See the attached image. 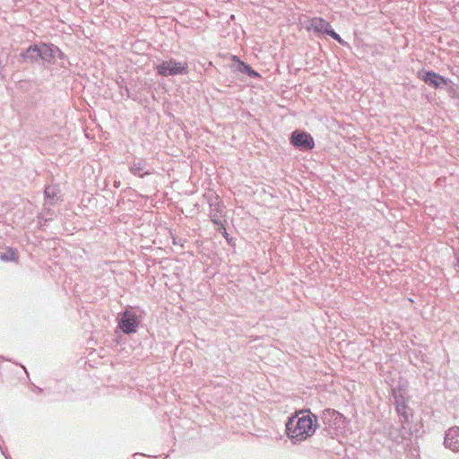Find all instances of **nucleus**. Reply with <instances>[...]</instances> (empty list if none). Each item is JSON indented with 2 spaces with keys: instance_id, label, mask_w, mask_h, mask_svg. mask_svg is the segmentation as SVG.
Masks as SVG:
<instances>
[{
  "instance_id": "nucleus-1",
  "label": "nucleus",
  "mask_w": 459,
  "mask_h": 459,
  "mask_svg": "<svg viewBox=\"0 0 459 459\" xmlns=\"http://www.w3.org/2000/svg\"><path fill=\"white\" fill-rule=\"evenodd\" d=\"M302 416L289 419L286 424V432L293 444H297L311 437L316 429L314 421H317L316 415L309 411H300Z\"/></svg>"
},
{
  "instance_id": "nucleus-2",
  "label": "nucleus",
  "mask_w": 459,
  "mask_h": 459,
  "mask_svg": "<svg viewBox=\"0 0 459 459\" xmlns=\"http://www.w3.org/2000/svg\"><path fill=\"white\" fill-rule=\"evenodd\" d=\"M157 73L162 76L186 74L188 73V65L186 62H178L175 59L162 61L157 66Z\"/></svg>"
},
{
  "instance_id": "nucleus-3",
  "label": "nucleus",
  "mask_w": 459,
  "mask_h": 459,
  "mask_svg": "<svg viewBox=\"0 0 459 459\" xmlns=\"http://www.w3.org/2000/svg\"><path fill=\"white\" fill-rule=\"evenodd\" d=\"M139 325V320L136 314L126 309L121 316L118 321V326L125 333H135Z\"/></svg>"
},
{
  "instance_id": "nucleus-4",
  "label": "nucleus",
  "mask_w": 459,
  "mask_h": 459,
  "mask_svg": "<svg viewBox=\"0 0 459 459\" xmlns=\"http://www.w3.org/2000/svg\"><path fill=\"white\" fill-rule=\"evenodd\" d=\"M290 143L293 146L301 150H312L315 146L313 137L304 132L296 130L291 134Z\"/></svg>"
},
{
  "instance_id": "nucleus-5",
  "label": "nucleus",
  "mask_w": 459,
  "mask_h": 459,
  "mask_svg": "<svg viewBox=\"0 0 459 459\" xmlns=\"http://www.w3.org/2000/svg\"><path fill=\"white\" fill-rule=\"evenodd\" d=\"M40 59L47 62H56L57 58L63 59L64 53L56 46L39 44Z\"/></svg>"
},
{
  "instance_id": "nucleus-6",
  "label": "nucleus",
  "mask_w": 459,
  "mask_h": 459,
  "mask_svg": "<svg viewBox=\"0 0 459 459\" xmlns=\"http://www.w3.org/2000/svg\"><path fill=\"white\" fill-rule=\"evenodd\" d=\"M222 212L223 205L221 204L218 197H215L214 200L210 202V218L214 224L221 226L225 230L221 221Z\"/></svg>"
},
{
  "instance_id": "nucleus-7",
  "label": "nucleus",
  "mask_w": 459,
  "mask_h": 459,
  "mask_svg": "<svg viewBox=\"0 0 459 459\" xmlns=\"http://www.w3.org/2000/svg\"><path fill=\"white\" fill-rule=\"evenodd\" d=\"M446 447L456 452L459 451V428L454 427L446 432L444 438Z\"/></svg>"
},
{
  "instance_id": "nucleus-8",
  "label": "nucleus",
  "mask_w": 459,
  "mask_h": 459,
  "mask_svg": "<svg viewBox=\"0 0 459 459\" xmlns=\"http://www.w3.org/2000/svg\"><path fill=\"white\" fill-rule=\"evenodd\" d=\"M422 80L429 86L434 88H439L442 85L446 84V81L444 77L438 75L434 72H425L420 73Z\"/></svg>"
},
{
  "instance_id": "nucleus-9",
  "label": "nucleus",
  "mask_w": 459,
  "mask_h": 459,
  "mask_svg": "<svg viewBox=\"0 0 459 459\" xmlns=\"http://www.w3.org/2000/svg\"><path fill=\"white\" fill-rule=\"evenodd\" d=\"M129 171L137 177L143 178L146 175L152 174L147 163L143 160H134L129 166Z\"/></svg>"
},
{
  "instance_id": "nucleus-10",
  "label": "nucleus",
  "mask_w": 459,
  "mask_h": 459,
  "mask_svg": "<svg viewBox=\"0 0 459 459\" xmlns=\"http://www.w3.org/2000/svg\"><path fill=\"white\" fill-rule=\"evenodd\" d=\"M395 411L400 418V421L403 429H410V419L412 417V410L407 405H398Z\"/></svg>"
},
{
  "instance_id": "nucleus-11",
  "label": "nucleus",
  "mask_w": 459,
  "mask_h": 459,
  "mask_svg": "<svg viewBox=\"0 0 459 459\" xmlns=\"http://www.w3.org/2000/svg\"><path fill=\"white\" fill-rule=\"evenodd\" d=\"M60 189L58 186L51 185L45 187V205H54L59 201Z\"/></svg>"
},
{
  "instance_id": "nucleus-12",
  "label": "nucleus",
  "mask_w": 459,
  "mask_h": 459,
  "mask_svg": "<svg viewBox=\"0 0 459 459\" xmlns=\"http://www.w3.org/2000/svg\"><path fill=\"white\" fill-rule=\"evenodd\" d=\"M411 431L409 429H403V427L401 429H390L388 432L389 437L395 443L401 444L404 440L409 438V436L411 435Z\"/></svg>"
},
{
  "instance_id": "nucleus-13",
  "label": "nucleus",
  "mask_w": 459,
  "mask_h": 459,
  "mask_svg": "<svg viewBox=\"0 0 459 459\" xmlns=\"http://www.w3.org/2000/svg\"><path fill=\"white\" fill-rule=\"evenodd\" d=\"M392 394L394 397V403L395 405V408L398 405H405L408 403V395L406 394L405 389L397 387L392 389Z\"/></svg>"
},
{
  "instance_id": "nucleus-14",
  "label": "nucleus",
  "mask_w": 459,
  "mask_h": 459,
  "mask_svg": "<svg viewBox=\"0 0 459 459\" xmlns=\"http://www.w3.org/2000/svg\"><path fill=\"white\" fill-rule=\"evenodd\" d=\"M39 45H34L28 48V49L22 54L24 61L35 62L40 59Z\"/></svg>"
},
{
  "instance_id": "nucleus-15",
  "label": "nucleus",
  "mask_w": 459,
  "mask_h": 459,
  "mask_svg": "<svg viewBox=\"0 0 459 459\" xmlns=\"http://www.w3.org/2000/svg\"><path fill=\"white\" fill-rule=\"evenodd\" d=\"M233 60H236L238 62V70L243 74H247V75H249L250 77L252 78H256L259 76V74L257 72H255V70H253L248 65H247L246 63L238 60V56H233Z\"/></svg>"
},
{
  "instance_id": "nucleus-16",
  "label": "nucleus",
  "mask_w": 459,
  "mask_h": 459,
  "mask_svg": "<svg viewBox=\"0 0 459 459\" xmlns=\"http://www.w3.org/2000/svg\"><path fill=\"white\" fill-rule=\"evenodd\" d=\"M328 26H329V23L325 20H324L322 18L315 17L309 21V24H307L305 27V29H314V30L328 29Z\"/></svg>"
},
{
  "instance_id": "nucleus-17",
  "label": "nucleus",
  "mask_w": 459,
  "mask_h": 459,
  "mask_svg": "<svg viewBox=\"0 0 459 459\" xmlns=\"http://www.w3.org/2000/svg\"><path fill=\"white\" fill-rule=\"evenodd\" d=\"M316 32H325L327 35L331 36L333 39L337 40L342 45L345 46L347 43L340 37L339 34L335 32V30H315Z\"/></svg>"
},
{
  "instance_id": "nucleus-18",
  "label": "nucleus",
  "mask_w": 459,
  "mask_h": 459,
  "mask_svg": "<svg viewBox=\"0 0 459 459\" xmlns=\"http://www.w3.org/2000/svg\"><path fill=\"white\" fill-rule=\"evenodd\" d=\"M2 259L3 260H13V261L16 260L17 259L16 252L13 251V250H10L9 251V255H3Z\"/></svg>"
},
{
  "instance_id": "nucleus-19",
  "label": "nucleus",
  "mask_w": 459,
  "mask_h": 459,
  "mask_svg": "<svg viewBox=\"0 0 459 459\" xmlns=\"http://www.w3.org/2000/svg\"><path fill=\"white\" fill-rule=\"evenodd\" d=\"M455 267L458 268L459 270V252L456 254V264H455Z\"/></svg>"
}]
</instances>
